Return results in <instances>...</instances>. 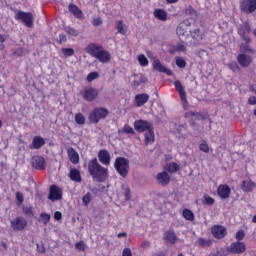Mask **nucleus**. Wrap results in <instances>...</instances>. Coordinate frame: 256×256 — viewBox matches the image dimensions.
I'll return each instance as SVG.
<instances>
[{
    "label": "nucleus",
    "instance_id": "nucleus-1",
    "mask_svg": "<svg viewBox=\"0 0 256 256\" xmlns=\"http://www.w3.org/2000/svg\"><path fill=\"white\" fill-rule=\"evenodd\" d=\"M88 173L97 183H105L109 179V168L103 167L97 158L88 162Z\"/></svg>",
    "mask_w": 256,
    "mask_h": 256
},
{
    "label": "nucleus",
    "instance_id": "nucleus-2",
    "mask_svg": "<svg viewBox=\"0 0 256 256\" xmlns=\"http://www.w3.org/2000/svg\"><path fill=\"white\" fill-rule=\"evenodd\" d=\"M114 169L122 179H127L130 171L129 159L123 156L116 157L114 161Z\"/></svg>",
    "mask_w": 256,
    "mask_h": 256
},
{
    "label": "nucleus",
    "instance_id": "nucleus-3",
    "mask_svg": "<svg viewBox=\"0 0 256 256\" xmlns=\"http://www.w3.org/2000/svg\"><path fill=\"white\" fill-rule=\"evenodd\" d=\"M109 115V110L105 107H96L92 109V111L88 115V121L92 125H97L99 121H102L103 119H107Z\"/></svg>",
    "mask_w": 256,
    "mask_h": 256
},
{
    "label": "nucleus",
    "instance_id": "nucleus-4",
    "mask_svg": "<svg viewBox=\"0 0 256 256\" xmlns=\"http://www.w3.org/2000/svg\"><path fill=\"white\" fill-rule=\"evenodd\" d=\"M16 21H22L24 25L31 29L33 27V23L35 21V18L33 17V13L31 12H24V11H18L15 15Z\"/></svg>",
    "mask_w": 256,
    "mask_h": 256
},
{
    "label": "nucleus",
    "instance_id": "nucleus-5",
    "mask_svg": "<svg viewBox=\"0 0 256 256\" xmlns=\"http://www.w3.org/2000/svg\"><path fill=\"white\" fill-rule=\"evenodd\" d=\"M29 225V221L23 216H16L10 221V227L13 231H25Z\"/></svg>",
    "mask_w": 256,
    "mask_h": 256
},
{
    "label": "nucleus",
    "instance_id": "nucleus-6",
    "mask_svg": "<svg viewBox=\"0 0 256 256\" xmlns=\"http://www.w3.org/2000/svg\"><path fill=\"white\" fill-rule=\"evenodd\" d=\"M227 251L232 255H243V253L247 251V245H245L244 242L236 241L227 247Z\"/></svg>",
    "mask_w": 256,
    "mask_h": 256
},
{
    "label": "nucleus",
    "instance_id": "nucleus-7",
    "mask_svg": "<svg viewBox=\"0 0 256 256\" xmlns=\"http://www.w3.org/2000/svg\"><path fill=\"white\" fill-rule=\"evenodd\" d=\"M81 96L83 97L84 101L88 103H93L99 97V90L93 87L85 88L81 92Z\"/></svg>",
    "mask_w": 256,
    "mask_h": 256
},
{
    "label": "nucleus",
    "instance_id": "nucleus-8",
    "mask_svg": "<svg viewBox=\"0 0 256 256\" xmlns=\"http://www.w3.org/2000/svg\"><path fill=\"white\" fill-rule=\"evenodd\" d=\"M30 163L33 169H36V171H45L47 167V162L45 161V158L40 155L33 156L30 160Z\"/></svg>",
    "mask_w": 256,
    "mask_h": 256
},
{
    "label": "nucleus",
    "instance_id": "nucleus-9",
    "mask_svg": "<svg viewBox=\"0 0 256 256\" xmlns=\"http://www.w3.org/2000/svg\"><path fill=\"white\" fill-rule=\"evenodd\" d=\"M240 11L250 15V13H255L256 11V0H242L240 3Z\"/></svg>",
    "mask_w": 256,
    "mask_h": 256
},
{
    "label": "nucleus",
    "instance_id": "nucleus-10",
    "mask_svg": "<svg viewBox=\"0 0 256 256\" xmlns=\"http://www.w3.org/2000/svg\"><path fill=\"white\" fill-rule=\"evenodd\" d=\"M48 199L52 202L60 201V199H63V190L55 184L51 185L49 189Z\"/></svg>",
    "mask_w": 256,
    "mask_h": 256
},
{
    "label": "nucleus",
    "instance_id": "nucleus-11",
    "mask_svg": "<svg viewBox=\"0 0 256 256\" xmlns=\"http://www.w3.org/2000/svg\"><path fill=\"white\" fill-rule=\"evenodd\" d=\"M190 36L195 45H200L205 37V30L201 29V27H195L190 30Z\"/></svg>",
    "mask_w": 256,
    "mask_h": 256
},
{
    "label": "nucleus",
    "instance_id": "nucleus-12",
    "mask_svg": "<svg viewBox=\"0 0 256 256\" xmlns=\"http://www.w3.org/2000/svg\"><path fill=\"white\" fill-rule=\"evenodd\" d=\"M211 233L215 239H225L227 237V228L222 225H214L211 228Z\"/></svg>",
    "mask_w": 256,
    "mask_h": 256
},
{
    "label": "nucleus",
    "instance_id": "nucleus-13",
    "mask_svg": "<svg viewBox=\"0 0 256 256\" xmlns=\"http://www.w3.org/2000/svg\"><path fill=\"white\" fill-rule=\"evenodd\" d=\"M98 160L102 165L109 167L111 165V154L107 149H101L98 152Z\"/></svg>",
    "mask_w": 256,
    "mask_h": 256
},
{
    "label": "nucleus",
    "instance_id": "nucleus-14",
    "mask_svg": "<svg viewBox=\"0 0 256 256\" xmlns=\"http://www.w3.org/2000/svg\"><path fill=\"white\" fill-rule=\"evenodd\" d=\"M152 127L153 126L151 125V123H149L148 121H145V120H136L134 122V129L138 133H145V131H148Z\"/></svg>",
    "mask_w": 256,
    "mask_h": 256
},
{
    "label": "nucleus",
    "instance_id": "nucleus-15",
    "mask_svg": "<svg viewBox=\"0 0 256 256\" xmlns=\"http://www.w3.org/2000/svg\"><path fill=\"white\" fill-rule=\"evenodd\" d=\"M217 195L222 200L229 199V197H231V187L227 184H220L217 188Z\"/></svg>",
    "mask_w": 256,
    "mask_h": 256
},
{
    "label": "nucleus",
    "instance_id": "nucleus-16",
    "mask_svg": "<svg viewBox=\"0 0 256 256\" xmlns=\"http://www.w3.org/2000/svg\"><path fill=\"white\" fill-rule=\"evenodd\" d=\"M101 49H103V46H101V44L91 43L86 47V53H88V55H91V57H94V59H96Z\"/></svg>",
    "mask_w": 256,
    "mask_h": 256
},
{
    "label": "nucleus",
    "instance_id": "nucleus-17",
    "mask_svg": "<svg viewBox=\"0 0 256 256\" xmlns=\"http://www.w3.org/2000/svg\"><path fill=\"white\" fill-rule=\"evenodd\" d=\"M174 87L179 93L183 105H187V92H185V88H183V84H181V81L176 80L174 82Z\"/></svg>",
    "mask_w": 256,
    "mask_h": 256
},
{
    "label": "nucleus",
    "instance_id": "nucleus-18",
    "mask_svg": "<svg viewBox=\"0 0 256 256\" xmlns=\"http://www.w3.org/2000/svg\"><path fill=\"white\" fill-rule=\"evenodd\" d=\"M152 66H153L154 71H158L159 73H165V74L168 75V76L173 75V72H172L170 69H167V68H165V67L162 65L160 59H155V60L152 62Z\"/></svg>",
    "mask_w": 256,
    "mask_h": 256
},
{
    "label": "nucleus",
    "instance_id": "nucleus-19",
    "mask_svg": "<svg viewBox=\"0 0 256 256\" xmlns=\"http://www.w3.org/2000/svg\"><path fill=\"white\" fill-rule=\"evenodd\" d=\"M256 184L251 179L243 180L240 184V188L244 193H253V189H255Z\"/></svg>",
    "mask_w": 256,
    "mask_h": 256
},
{
    "label": "nucleus",
    "instance_id": "nucleus-20",
    "mask_svg": "<svg viewBox=\"0 0 256 256\" xmlns=\"http://www.w3.org/2000/svg\"><path fill=\"white\" fill-rule=\"evenodd\" d=\"M156 179L160 185L166 187L171 183V176L168 175L167 171L159 172L156 176Z\"/></svg>",
    "mask_w": 256,
    "mask_h": 256
},
{
    "label": "nucleus",
    "instance_id": "nucleus-21",
    "mask_svg": "<svg viewBox=\"0 0 256 256\" xmlns=\"http://www.w3.org/2000/svg\"><path fill=\"white\" fill-rule=\"evenodd\" d=\"M96 59L100 63H109V61H111V54L109 53V51L105 50V48L102 47L101 51L96 54Z\"/></svg>",
    "mask_w": 256,
    "mask_h": 256
},
{
    "label": "nucleus",
    "instance_id": "nucleus-22",
    "mask_svg": "<svg viewBox=\"0 0 256 256\" xmlns=\"http://www.w3.org/2000/svg\"><path fill=\"white\" fill-rule=\"evenodd\" d=\"M68 177L74 183H82L83 182V177L81 176V171H79V169H77V168L70 169Z\"/></svg>",
    "mask_w": 256,
    "mask_h": 256
},
{
    "label": "nucleus",
    "instance_id": "nucleus-23",
    "mask_svg": "<svg viewBox=\"0 0 256 256\" xmlns=\"http://www.w3.org/2000/svg\"><path fill=\"white\" fill-rule=\"evenodd\" d=\"M237 61L241 67H249L253 62V58L247 54H239Z\"/></svg>",
    "mask_w": 256,
    "mask_h": 256
},
{
    "label": "nucleus",
    "instance_id": "nucleus-24",
    "mask_svg": "<svg viewBox=\"0 0 256 256\" xmlns=\"http://www.w3.org/2000/svg\"><path fill=\"white\" fill-rule=\"evenodd\" d=\"M45 145V138L41 137V136H34L32 139V143L29 146V149H36L39 150L41 149V147H43Z\"/></svg>",
    "mask_w": 256,
    "mask_h": 256
},
{
    "label": "nucleus",
    "instance_id": "nucleus-25",
    "mask_svg": "<svg viewBox=\"0 0 256 256\" xmlns=\"http://www.w3.org/2000/svg\"><path fill=\"white\" fill-rule=\"evenodd\" d=\"M149 101V94L142 93L135 96L136 107H143Z\"/></svg>",
    "mask_w": 256,
    "mask_h": 256
},
{
    "label": "nucleus",
    "instance_id": "nucleus-26",
    "mask_svg": "<svg viewBox=\"0 0 256 256\" xmlns=\"http://www.w3.org/2000/svg\"><path fill=\"white\" fill-rule=\"evenodd\" d=\"M68 11L69 13H71L72 15H74V17H76V19H83V11H81L77 5L75 4H69L68 5Z\"/></svg>",
    "mask_w": 256,
    "mask_h": 256
},
{
    "label": "nucleus",
    "instance_id": "nucleus-27",
    "mask_svg": "<svg viewBox=\"0 0 256 256\" xmlns=\"http://www.w3.org/2000/svg\"><path fill=\"white\" fill-rule=\"evenodd\" d=\"M239 33L246 43H251V37H249V33H251V28L249 26H245L239 30Z\"/></svg>",
    "mask_w": 256,
    "mask_h": 256
},
{
    "label": "nucleus",
    "instance_id": "nucleus-28",
    "mask_svg": "<svg viewBox=\"0 0 256 256\" xmlns=\"http://www.w3.org/2000/svg\"><path fill=\"white\" fill-rule=\"evenodd\" d=\"M164 241H166V243H171V245H173L177 241V235L175 234L174 231H166L164 234Z\"/></svg>",
    "mask_w": 256,
    "mask_h": 256
},
{
    "label": "nucleus",
    "instance_id": "nucleus-29",
    "mask_svg": "<svg viewBox=\"0 0 256 256\" xmlns=\"http://www.w3.org/2000/svg\"><path fill=\"white\" fill-rule=\"evenodd\" d=\"M144 137L145 145H151V143H155V132L153 131V127L144 134Z\"/></svg>",
    "mask_w": 256,
    "mask_h": 256
},
{
    "label": "nucleus",
    "instance_id": "nucleus-30",
    "mask_svg": "<svg viewBox=\"0 0 256 256\" xmlns=\"http://www.w3.org/2000/svg\"><path fill=\"white\" fill-rule=\"evenodd\" d=\"M154 17L155 19H158L159 21H167V11L163 9H155L154 10Z\"/></svg>",
    "mask_w": 256,
    "mask_h": 256
},
{
    "label": "nucleus",
    "instance_id": "nucleus-31",
    "mask_svg": "<svg viewBox=\"0 0 256 256\" xmlns=\"http://www.w3.org/2000/svg\"><path fill=\"white\" fill-rule=\"evenodd\" d=\"M68 157H69L71 163H73L74 165H77V163H79V153H77V151H75V149L70 148L68 150Z\"/></svg>",
    "mask_w": 256,
    "mask_h": 256
},
{
    "label": "nucleus",
    "instance_id": "nucleus-32",
    "mask_svg": "<svg viewBox=\"0 0 256 256\" xmlns=\"http://www.w3.org/2000/svg\"><path fill=\"white\" fill-rule=\"evenodd\" d=\"M176 34L178 35V37H187V35H189L188 31H187V25L180 23L176 29Z\"/></svg>",
    "mask_w": 256,
    "mask_h": 256
},
{
    "label": "nucleus",
    "instance_id": "nucleus-33",
    "mask_svg": "<svg viewBox=\"0 0 256 256\" xmlns=\"http://www.w3.org/2000/svg\"><path fill=\"white\" fill-rule=\"evenodd\" d=\"M181 170V166L177 164V162H171L167 165L166 171L168 173H177V171Z\"/></svg>",
    "mask_w": 256,
    "mask_h": 256
},
{
    "label": "nucleus",
    "instance_id": "nucleus-34",
    "mask_svg": "<svg viewBox=\"0 0 256 256\" xmlns=\"http://www.w3.org/2000/svg\"><path fill=\"white\" fill-rule=\"evenodd\" d=\"M116 29H117L118 33H120V35H127V26H125V24H123V20H119L116 23Z\"/></svg>",
    "mask_w": 256,
    "mask_h": 256
},
{
    "label": "nucleus",
    "instance_id": "nucleus-35",
    "mask_svg": "<svg viewBox=\"0 0 256 256\" xmlns=\"http://www.w3.org/2000/svg\"><path fill=\"white\" fill-rule=\"evenodd\" d=\"M182 215L186 221H195V214L189 209H184Z\"/></svg>",
    "mask_w": 256,
    "mask_h": 256
},
{
    "label": "nucleus",
    "instance_id": "nucleus-36",
    "mask_svg": "<svg viewBox=\"0 0 256 256\" xmlns=\"http://www.w3.org/2000/svg\"><path fill=\"white\" fill-rule=\"evenodd\" d=\"M74 120L77 125H85V115L81 112L75 114Z\"/></svg>",
    "mask_w": 256,
    "mask_h": 256
},
{
    "label": "nucleus",
    "instance_id": "nucleus-37",
    "mask_svg": "<svg viewBox=\"0 0 256 256\" xmlns=\"http://www.w3.org/2000/svg\"><path fill=\"white\" fill-rule=\"evenodd\" d=\"M22 213L26 217H34L35 213L33 212V207L31 206H23L22 207Z\"/></svg>",
    "mask_w": 256,
    "mask_h": 256
},
{
    "label": "nucleus",
    "instance_id": "nucleus-38",
    "mask_svg": "<svg viewBox=\"0 0 256 256\" xmlns=\"http://www.w3.org/2000/svg\"><path fill=\"white\" fill-rule=\"evenodd\" d=\"M198 245H200V247H211V245H213V241H211V239L199 238Z\"/></svg>",
    "mask_w": 256,
    "mask_h": 256
},
{
    "label": "nucleus",
    "instance_id": "nucleus-39",
    "mask_svg": "<svg viewBox=\"0 0 256 256\" xmlns=\"http://www.w3.org/2000/svg\"><path fill=\"white\" fill-rule=\"evenodd\" d=\"M202 203L204 205H215V199L213 197L209 196V194H205L203 196Z\"/></svg>",
    "mask_w": 256,
    "mask_h": 256
},
{
    "label": "nucleus",
    "instance_id": "nucleus-40",
    "mask_svg": "<svg viewBox=\"0 0 256 256\" xmlns=\"http://www.w3.org/2000/svg\"><path fill=\"white\" fill-rule=\"evenodd\" d=\"M177 51H187V46L183 43H178L177 46H173V49L170 50V53H177Z\"/></svg>",
    "mask_w": 256,
    "mask_h": 256
},
{
    "label": "nucleus",
    "instance_id": "nucleus-41",
    "mask_svg": "<svg viewBox=\"0 0 256 256\" xmlns=\"http://www.w3.org/2000/svg\"><path fill=\"white\" fill-rule=\"evenodd\" d=\"M91 192L86 193L83 197H82V204L84 205V207H89V203H91Z\"/></svg>",
    "mask_w": 256,
    "mask_h": 256
},
{
    "label": "nucleus",
    "instance_id": "nucleus-42",
    "mask_svg": "<svg viewBox=\"0 0 256 256\" xmlns=\"http://www.w3.org/2000/svg\"><path fill=\"white\" fill-rule=\"evenodd\" d=\"M95 79H99V72H97V71L90 72L88 74V76L86 77V81H88V83L95 81Z\"/></svg>",
    "mask_w": 256,
    "mask_h": 256
},
{
    "label": "nucleus",
    "instance_id": "nucleus-43",
    "mask_svg": "<svg viewBox=\"0 0 256 256\" xmlns=\"http://www.w3.org/2000/svg\"><path fill=\"white\" fill-rule=\"evenodd\" d=\"M138 62L141 67H147V65H149V60H147V57H145L144 54L138 56Z\"/></svg>",
    "mask_w": 256,
    "mask_h": 256
},
{
    "label": "nucleus",
    "instance_id": "nucleus-44",
    "mask_svg": "<svg viewBox=\"0 0 256 256\" xmlns=\"http://www.w3.org/2000/svg\"><path fill=\"white\" fill-rule=\"evenodd\" d=\"M199 149L203 153H209V144L207 143V141L202 140L199 144Z\"/></svg>",
    "mask_w": 256,
    "mask_h": 256
},
{
    "label": "nucleus",
    "instance_id": "nucleus-45",
    "mask_svg": "<svg viewBox=\"0 0 256 256\" xmlns=\"http://www.w3.org/2000/svg\"><path fill=\"white\" fill-rule=\"evenodd\" d=\"M62 53L64 57H73L75 50L73 48H62Z\"/></svg>",
    "mask_w": 256,
    "mask_h": 256
},
{
    "label": "nucleus",
    "instance_id": "nucleus-46",
    "mask_svg": "<svg viewBox=\"0 0 256 256\" xmlns=\"http://www.w3.org/2000/svg\"><path fill=\"white\" fill-rule=\"evenodd\" d=\"M40 219L44 225H47L51 221V215L43 212L40 214Z\"/></svg>",
    "mask_w": 256,
    "mask_h": 256
},
{
    "label": "nucleus",
    "instance_id": "nucleus-47",
    "mask_svg": "<svg viewBox=\"0 0 256 256\" xmlns=\"http://www.w3.org/2000/svg\"><path fill=\"white\" fill-rule=\"evenodd\" d=\"M124 191L125 201H131V189L127 186H122Z\"/></svg>",
    "mask_w": 256,
    "mask_h": 256
},
{
    "label": "nucleus",
    "instance_id": "nucleus-48",
    "mask_svg": "<svg viewBox=\"0 0 256 256\" xmlns=\"http://www.w3.org/2000/svg\"><path fill=\"white\" fill-rule=\"evenodd\" d=\"M65 32L72 37H77V35H79V32L75 28L69 26L65 28Z\"/></svg>",
    "mask_w": 256,
    "mask_h": 256
},
{
    "label": "nucleus",
    "instance_id": "nucleus-49",
    "mask_svg": "<svg viewBox=\"0 0 256 256\" xmlns=\"http://www.w3.org/2000/svg\"><path fill=\"white\" fill-rule=\"evenodd\" d=\"M122 131L128 135H135V130L129 124H125Z\"/></svg>",
    "mask_w": 256,
    "mask_h": 256
},
{
    "label": "nucleus",
    "instance_id": "nucleus-50",
    "mask_svg": "<svg viewBox=\"0 0 256 256\" xmlns=\"http://www.w3.org/2000/svg\"><path fill=\"white\" fill-rule=\"evenodd\" d=\"M176 65L177 67H180V69H185V67H187V62L183 58H177Z\"/></svg>",
    "mask_w": 256,
    "mask_h": 256
},
{
    "label": "nucleus",
    "instance_id": "nucleus-51",
    "mask_svg": "<svg viewBox=\"0 0 256 256\" xmlns=\"http://www.w3.org/2000/svg\"><path fill=\"white\" fill-rule=\"evenodd\" d=\"M236 241H243V239H245V230H239L238 232H236Z\"/></svg>",
    "mask_w": 256,
    "mask_h": 256
},
{
    "label": "nucleus",
    "instance_id": "nucleus-52",
    "mask_svg": "<svg viewBox=\"0 0 256 256\" xmlns=\"http://www.w3.org/2000/svg\"><path fill=\"white\" fill-rule=\"evenodd\" d=\"M228 67L231 71H233L234 73H237V71H239V65L237 64V62H230L228 64Z\"/></svg>",
    "mask_w": 256,
    "mask_h": 256
},
{
    "label": "nucleus",
    "instance_id": "nucleus-53",
    "mask_svg": "<svg viewBox=\"0 0 256 256\" xmlns=\"http://www.w3.org/2000/svg\"><path fill=\"white\" fill-rule=\"evenodd\" d=\"M186 15H192V16H197V10L193 8V6H188L187 9L185 10Z\"/></svg>",
    "mask_w": 256,
    "mask_h": 256
},
{
    "label": "nucleus",
    "instance_id": "nucleus-54",
    "mask_svg": "<svg viewBox=\"0 0 256 256\" xmlns=\"http://www.w3.org/2000/svg\"><path fill=\"white\" fill-rule=\"evenodd\" d=\"M75 249H77L78 251H85V243L83 241L76 243Z\"/></svg>",
    "mask_w": 256,
    "mask_h": 256
},
{
    "label": "nucleus",
    "instance_id": "nucleus-55",
    "mask_svg": "<svg viewBox=\"0 0 256 256\" xmlns=\"http://www.w3.org/2000/svg\"><path fill=\"white\" fill-rule=\"evenodd\" d=\"M16 200L18 201L19 205L23 204V201H25L23 198V193L16 192Z\"/></svg>",
    "mask_w": 256,
    "mask_h": 256
},
{
    "label": "nucleus",
    "instance_id": "nucleus-56",
    "mask_svg": "<svg viewBox=\"0 0 256 256\" xmlns=\"http://www.w3.org/2000/svg\"><path fill=\"white\" fill-rule=\"evenodd\" d=\"M103 23V20H101V18H94L92 21V25H94V27H99V25H101Z\"/></svg>",
    "mask_w": 256,
    "mask_h": 256
},
{
    "label": "nucleus",
    "instance_id": "nucleus-57",
    "mask_svg": "<svg viewBox=\"0 0 256 256\" xmlns=\"http://www.w3.org/2000/svg\"><path fill=\"white\" fill-rule=\"evenodd\" d=\"M54 219H55V221H61L63 219V214L59 211H56L54 213Z\"/></svg>",
    "mask_w": 256,
    "mask_h": 256
},
{
    "label": "nucleus",
    "instance_id": "nucleus-58",
    "mask_svg": "<svg viewBox=\"0 0 256 256\" xmlns=\"http://www.w3.org/2000/svg\"><path fill=\"white\" fill-rule=\"evenodd\" d=\"M122 256H133V253L131 252V248H125L122 252Z\"/></svg>",
    "mask_w": 256,
    "mask_h": 256
},
{
    "label": "nucleus",
    "instance_id": "nucleus-59",
    "mask_svg": "<svg viewBox=\"0 0 256 256\" xmlns=\"http://www.w3.org/2000/svg\"><path fill=\"white\" fill-rule=\"evenodd\" d=\"M248 104L249 105H256V97L255 96H251L248 98Z\"/></svg>",
    "mask_w": 256,
    "mask_h": 256
},
{
    "label": "nucleus",
    "instance_id": "nucleus-60",
    "mask_svg": "<svg viewBox=\"0 0 256 256\" xmlns=\"http://www.w3.org/2000/svg\"><path fill=\"white\" fill-rule=\"evenodd\" d=\"M23 53H24L23 48H18L14 52V55H18V57H23Z\"/></svg>",
    "mask_w": 256,
    "mask_h": 256
},
{
    "label": "nucleus",
    "instance_id": "nucleus-61",
    "mask_svg": "<svg viewBox=\"0 0 256 256\" xmlns=\"http://www.w3.org/2000/svg\"><path fill=\"white\" fill-rule=\"evenodd\" d=\"M65 41H67V36H65V34H60L59 43H64Z\"/></svg>",
    "mask_w": 256,
    "mask_h": 256
},
{
    "label": "nucleus",
    "instance_id": "nucleus-62",
    "mask_svg": "<svg viewBox=\"0 0 256 256\" xmlns=\"http://www.w3.org/2000/svg\"><path fill=\"white\" fill-rule=\"evenodd\" d=\"M148 247H151V243L149 241L142 242L143 249H148Z\"/></svg>",
    "mask_w": 256,
    "mask_h": 256
},
{
    "label": "nucleus",
    "instance_id": "nucleus-63",
    "mask_svg": "<svg viewBox=\"0 0 256 256\" xmlns=\"http://www.w3.org/2000/svg\"><path fill=\"white\" fill-rule=\"evenodd\" d=\"M209 256H225V254H222L220 251L211 252Z\"/></svg>",
    "mask_w": 256,
    "mask_h": 256
},
{
    "label": "nucleus",
    "instance_id": "nucleus-64",
    "mask_svg": "<svg viewBox=\"0 0 256 256\" xmlns=\"http://www.w3.org/2000/svg\"><path fill=\"white\" fill-rule=\"evenodd\" d=\"M153 256H167V253L160 251V252H157L156 254H154Z\"/></svg>",
    "mask_w": 256,
    "mask_h": 256
}]
</instances>
